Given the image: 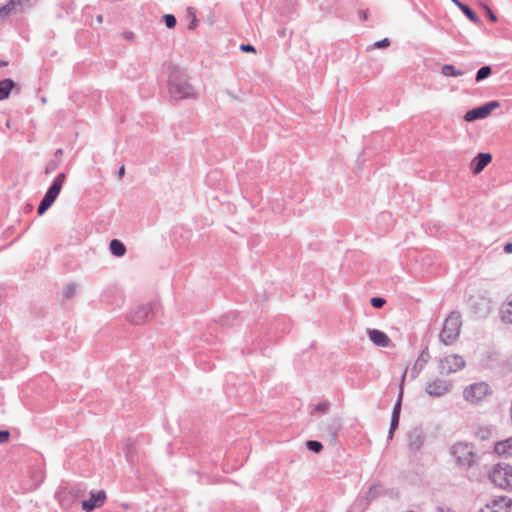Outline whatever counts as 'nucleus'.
<instances>
[{
  "instance_id": "f257e3e1",
  "label": "nucleus",
  "mask_w": 512,
  "mask_h": 512,
  "mask_svg": "<svg viewBox=\"0 0 512 512\" xmlns=\"http://www.w3.org/2000/svg\"><path fill=\"white\" fill-rule=\"evenodd\" d=\"M169 92L176 100L196 98L194 87L188 82L187 76L180 71H173L169 78Z\"/></svg>"
},
{
  "instance_id": "f03ea898",
  "label": "nucleus",
  "mask_w": 512,
  "mask_h": 512,
  "mask_svg": "<svg viewBox=\"0 0 512 512\" xmlns=\"http://www.w3.org/2000/svg\"><path fill=\"white\" fill-rule=\"evenodd\" d=\"M450 453L455 459V464L460 469H469L478 462V455L473 446L466 442H457L450 448Z\"/></svg>"
},
{
  "instance_id": "7ed1b4c3",
  "label": "nucleus",
  "mask_w": 512,
  "mask_h": 512,
  "mask_svg": "<svg viewBox=\"0 0 512 512\" xmlns=\"http://www.w3.org/2000/svg\"><path fill=\"white\" fill-rule=\"evenodd\" d=\"M461 326L462 319L460 312H451L444 320L442 330L439 334L440 341L445 345L452 344L459 337Z\"/></svg>"
},
{
  "instance_id": "20e7f679",
  "label": "nucleus",
  "mask_w": 512,
  "mask_h": 512,
  "mask_svg": "<svg viewBox=\"0 0 512 512\" xmlns=\"http://www.w3.org/2000/svg\"><path fill=\"white\" fill-rule=\"evenodd\" d=\"M159 309L156 301L137 305L127 315V320L134 325H141L153 319Z\"/></svg>"
},
{
  "instance_id": "39448f33",
  "label": "nucleus",
  "mask_w": 512,
  "mask_h": 512,
  "mask_svg": "<svg viewBox=\"0 0 512 512\" xmlns=\"http://www.w3.org/2000/svg\"><path fill=\"white\" fill-rule=\"evenodd\" d=\"M65 179V173H59L54 178L37 208V212L39 215H43L55 202L59 193L61 192Z\"/></svg>"
},
{
  "instance_id": "423d86ee",
  "label": "nucleus",
  "mask_w": 512,
  "mask_h": 512,
  "mask_svg": "<svg viewBox=\"0 0 512 512\" xmlns=\"http://www.w3.org/2000/svg\"><path fill=\"white\" fill-rule=\"evenodd\" d=\"M490 480L500 488L512 489V466L506 463H498L489 473Z\"/></svg>"
},
{
  "instance_id": "0eeeda50",
  "label": "nucleus",
  "mask_w": 512,
  "mask_h": 512,
  "mask_svg": "<svg viewBox=\"0 0 512 512\" xmlns=\"http://www.w3.org/2000/svg\"><path fill=\"white\" fill-rule=\"evenodd\" d=\"M491 393V388L487 383L477 382L466 387L463 391V396L468 402L479 403Z\"/></svg>"
},
{
  "instance_id": "6e6552de",
  "label": "nucleus",
  "mask_w": 512,
  "mask_h": 512,
  "mask_svg": "<svg viewBox=\"0 0 512 512\" xmlns=\"http://www.w3.org/2000/svg\"><path fill=\"white\" fill-rule=\"evenodd\" d=\"M500 107V103L496 100L487 102L481 106L475 107L471 110H468L464 116L463 119L466 122H474L476 120L485 119L488 117L491 112Z\"/></svg>"
},
{
  "instance_id": "1a4fd4ad",
  "label": "nucleus",
  "mask_w": 512,
  "mask_h": 512,
  "mask_svg": "<svg viewBox=\"0 0 512 512\" xmlns=\"http://www.w3.org/2000/svg\"><path fill=\"white\" fill-rule=\"evenodd\" d=\"M465 366V360L460 355L446 356L440 362V374L449 375L461 370Z\"/></svg>"
},
{
  "instance_id": "9d476101",
  "label": "nucleus",
  "mask_w": 512,
  "mask_h": 512,
  "mask_svg": "<svg viewBox=\"0 0 512 512\" xmlns=\"http://www.w3.org/2000/svg\"><path fill=\"white\" fill-rule=\"evenodd\" d=\"M406 438L410 452L416 454L421 450L424 444L425 434L421 427L416 426L407 432Z\"/></svg>"
},
{
  "instance_id": "9b49d317",
  "label": "nucleus",
  "mask_w": 512,
  "mask_h": 512,
  "mask_svg": "<svg viewBox=\"0 0 512 512\" xmlns=\"http://www.w3.org/2000/svg\"><path fill=\"white\" fill-rule=\"evenodd\" d=\"M452 384L448 380L434 379L427 383L425 391L429 396L441 397L450 391Z\"/></svg>"
},
{
  "instance_id": "f8f14e48",
  "label": "nucleus",
  "mask_w": 512,
  "mask_h": 512,
  "mask_svg": "<svg viewBox=\"0 0 512 512\" xmlns=\"http://www.w3.org/2000/svg\"><path fill=\"white\" fill-rule=\"evenodd\" d=\"M106 500V493L104 490L97 492H91L89 499L82 501V509L85 512H92L96 508H100L104 505Z\"/></svg>"
},
{
  "instance_id": "ddd939ff",
  "label": "nucleus",
  "mask_w": 512,
  "mask_h": 512,
  "mask_svg": "<svg viewBox=\"0 0 512 512\" xmlns=\"http://www.w3.org/2000/svg\"><path fill=\"white\" fill-rule=\"evenodd\" d=\"M367 334L375 346L386 348L391 344L388 335L381 330L368 328Z\"/></svg>"
},
{
  "instance_id": "4468645a",
  "label": "nucleus",
  "mask_w": 512,
  "mask_h": 512,
  "mask_svg": "<svg viewBox=\"0 0 512 512\" xmlns=\"http://www.w3.org/2000/svg\"><path fill=\"white\" fill-rule=\"evenodd\" d=\"M492 161L490 153L479 152L471 162V170L474 174H479Z\"/></svg>"
},
{
  "instance_id": "2eb2a0df",
  "label": "nucleus",
  "mask_w": 512,
  "mask_h": 512,
  "mask_svg": "<svg viewBox=\"0 0 512 512\" xmlns=\"http://www.w3.org/2000/svg\"><path fill=\"white\" fill-rule=\"evenodd\" d=\"M494 451L499 456L511 457L512 456V437L495 443Z\"/></svg>"
},
{
  "instance_id": "dca6fc26",
  "label": "nucleus",
  "mask_w": 512,
  "mask_h": 512,
  "mask_svg": "<svg viewBox=\"0 0 512 512\" xmlns=\"http://www.w3.org/2000/svg\"><path fill=\"white\" fill-rule=\"evenodd\" d=\"M382 494V491L380 489V485H372L366 494L365 499H358L357 502L363 505V509H366L369 504L377 499Z\"/></svg>"
},
{
  "instance_id": "f3484780",
  "label": "nucleus",
  "mask_w": 512,
  "mask_h": 512,
  "mask_svg": "<svg viewBox=\"0 0 512 512\" xmlns=\"http://www.w3.org/2000/svg\"><path fill=\"white\" fill-rule=\"evenodd\" d=\"M15 86L12 79H3L0 81V100L7 99Z\"/></svg>"
},
{
  "instance_id": "a211bd4d",
  "label": "nucleus",
  "mask_w": 512,
  "mask_h": 512,
  "mask_svg": "<svg viewBox=\"0 0 512 512\" xmlns=\"http://www.w3.org/2000/svg\"><path fill=\"white\" fill-rule=\"evenodd\" d=\"M110 252L116 257H122L126 253L125 245L118 239H113L109 244Z\"/></svg>"
},
{
  "instance_id": "6ab92c4d",
  "label": "nucleus",
  "mask_w": 512,
  "mask_h": 512,
  "mask_svg": "<svg viewBox=\"0 0 512 512\" xmlns=\"http://www.w3.org/2000/svg\"><path fill=\"white\" fill-rule=\"evenodd\" d=\"M501 319L503 322L512 324V295L501 308Z\"/></svg>"
},
{
  "instance_id": "aec40b11",
  "label": "nucleus",
  "mask_w": 512,
  "mask_h": 512,
  "mask_svg": "<svg viewBox=\"0 0 512 512\" xmlns=\"http://www.w3.org/2000/svg\"><path fill=\"white\" fill-rule=\"evenodd\" d=\"M459 9L474 24L481 23L479 16L467 4H465V3H463L462 5L459 4Z\"/></svg>"
},
{
  "instance_id": "412c9836",
  "label": "nucleus",
  "mask_w": 512,
  "mask_h": 512,
  "mask_svg": "<svg viewBox=\"0 0 512 512\" xmlns=\"http://www.w3.org/2000/svg\"><path fill=\"white\" fill-rule=\"evenodd\" d=\"M441 72L446 77H458L462 76L464 72L460 69H457L454 65L445 64L441 68Z\"/></svg>"
},
{
  "instance_id": "4be33fe9",
  "label": "nucleus",
  "mask_w": 512,
  "mask_h": 512,
  "mask_svg": "<svg viewBox=\"0 0 512 512\" xmlns=\"http://www.w3.org/2000/svg\"><path fill=\"white\" fill-rule=\"evenodd\" d=\"M492 74V68L489 65L482 66L476 73L475 81L481 82Z\"/></svg>"
},
{
  "instance_id": "5701e85b",
  "label": "nucleus",
  "mask_w": 512,
  "mask_h": 512,
  "mask_svg": "<svg viewBox=\"0 0 512 512\" xmlns=\"http://www.w3.org/2000/svg\"><path fill=\"white\" fill-rule=\"evenodd\" d=\"M402 396H403V388L401 387L399 395H398V399L393 407V411H392V415H391L393 417L400 418L401 408H402Z\"/></svg>"
},
{
  "instance_id": "b1692460",
  "label": "nucleus",
  "mask_w": 512,
  "mask_h": 512,
  "mask_svg": "<svg viewBox=\"0 0 512 512\" xmlns=\"http://www.w3.org/2000/svg\"><path fill=\"white\" fill-rule=\"evenodd\" d=\"M494 502V505L498 506L500 509H503L504 512H511L512 501L510 499L501 498L499 500H495Z\"/></svg>"
},
{
  "instance_id": "393cba45",
  "label": "nucleus",
  "mask_w": 512,
  "mask_h": 512,
  "mask_svg": "<svg viewBox=\"0 0 512 512\" xmlns=\"http://www.w3.org/2000/svg\"><path fill=\"white\" fill-rule=\"evenodd\" d=\"M306 447L313 453H320L323 450L322 443L317 440H308L306 442Z\"/></svg>"
},
{
  "instance_id": "a878e982",
  "label": "nucleus",
  "mask_w": 512,
  "mask_h": 512,
  "mask_svg": "<svg viewBox=\"0 0 512 512\" xmlns=\"http://www.w3.org/2000/svg\"><path fill=\"white\" fill-rule=\"evenodd\" d=\"M60 163H61L60 158L51 159L45 167V174H51V173L55 172L59 168Z\"/></svg>"
},
{
  "instance_id": "bb28decb",
  "label": "nucleus",
  "mask_w": 512,
  "mask_h": 512,
  "mask_svg": "<svg viewBox=\"0 0 512 512\" xmlns=\"http://www.w3.org/2000/svg\"><path fill=\"white\" fill-rule=\"evenodd\" d=\"M76 289H77L76 284H74V283L67 284L63 290V297L65 299H70V298L74 297V295L76 294Z\"/></svg>"
},
{
  "instance_id": "cd10ccee",
  "label": "nucleus",
  "mask_w": 512,
  "mask_h": 512,
  "mask_svg": "<svg viewBox=\"0 0 512 512\" xmlns=\"http://www.w3.org/2000/svg\"><path fill=\"white\" fill-rule=\"evenodd\" d=\"M400 418L391 416L390 428L388 431V440H391L394 436L395 431L399 427Z\"/></svg>"
},
{
  "instance_id": "c85d7f7f",
  "label": "nucleus",
  "mask_w": 512,
  "mask_h": 512,
  "mask_svg": "<svg viewBox=\"0 0 512 512\" xmlns=\"http://www.w3.org/2000/svg\"><path fill=\"white\" fill-rule=\"evenodd\" d=\"M14 3L10 0L6 5L0 8V17L9 15L12 11H16Z\"/></svg>"
},
{
  "instance_id": "c756f323",
  "label": "nucleus",
  "mask_w": 512,
  "mask_h": 512,
  "mask_svg": "<svg viewBox=\"0 0 512 512\" xmlns=\"http://www.w3.org/2000/svg\"><path fill=\"white\" fill-rule=\"evenodd\" d=\"M163 21L167 28L172 29L176 26L177 20L173 14H165L163 16Z\"/></svg>"
},
{
  "instance_id": "7c9ffc66",
  "label": "nucleus",
  "mask_w": 512,
  "mask_h": 512,
  "mask_svg": "<svg viewBox=\"0 0 512 512\" xmlns=\"http://www.w3.org/2000/svg\"><path fill=\"white\" fill-rule=\"evenodd\" d=\"M70 494L74 497H83L85 495V489L80 485H75L70 488Z\"/></svg>"
},
{
  "instance_id": "2f4dec72",
  "label": "nucleus",
  "mask_w": 512,
  "mask_h": 512,
  "mask_svg": "<svg viewBox=\"0 0 512 512\" xmlns=\"http://www.w3.org/2000/svg\"><path fill=\"white\" fill-rule=\"evenodd\" d=\"M370 303L374 308L380 309L386 304V300L382 297H372Z\"/></svg>"
},
{
  "instance_id": "473e14b6",
  "label": "nucleus",
  "mask_w": 512,
  "mask_h": 512,
  "mask_svg": "<svg viewBox=\"0 0 512 512\" xmlns=\"http://www.w3.org/2000/svg\"><path fill=\"white\" fill-rule=\"evenodd\" d=\"M237 316H238V315H237V313H236V312H231V313H229V314H226V315H224V316H222V317L220 318V324H221L222 326H229V325H230V322H229L230 318H231V319H235Z\"/></svg>"
},
{
  "instance_id": "72a5a7b5",
  "label": "nucleus",
  "mask_w": 512,
  "mask_h": 512,
  "mask_svg": "<svg viewBox=\"0 0 512 512\" xmlns=\"http://www.w3.org/2000/svg\"><path fill=\"white\" fill-rule=\"evenodd\" d=\"M428 357H429L428 352L423 351V352L421 353L420 357H419V358H418V360L416 361V363H418V364H419L420 369H422V368H423V366L427 363V361H428Z\"/></svg>"
},
{
  "instance_id": "f704fd0d",
  "label": "nucleus",
  "mask_w": 512,
  "mask_h": 512,
  "mask_svg": "<svg viewBox=\"0 0 512 512\" xmlns=\"http://www.w3.org/2000/svg\"><path fill=\"white\" fill-rule=\"evenodd\" d=\"M17 10H22L24 7H27L31 0H11Z\"/></svg>"
},
{
  "instance_id": "c9c22d12",
  "label": "nucleus",
  "mask_w": 512,
  "mask_h": 512,
  "mask_svg": "<svg viewBox=\"0 0 512 512\" xmlns=\"http://www.w3.org/2000/svg\"><path fill=\"white\" fill-rule=\"evenodd\" d=\"M390 45V40L388 38H384L380 41L374 43V47L378 49L386 48Z\"/></svg>"
},
{
  "instance_id": "e433bc0d",
  "label": "nucleus",
  "mask_w": 512,
  "mask_h": 512,
  "mask_svg": "<svg viewBox=\"0 0 512 512\" xmlns=\"http://www.w3.org/2000/svg\"><path fill=\"white\" fill-rule=\"evenodd\" d=\"M240 50L242 52H253V53L256 52L255 47L253 45H251V44H241L240 45Z\"/></svg>"
},
{
  "instance_id": "4c0bfd02",
  "label": "nucleus",
  "mask_w": 512,
  "mask_h": 512,
  "mask_svg": "<svg viewBox=\"0 0 512 512\" xmlns=\"http://www.w3.org/2000/svg\"><path fill=\"white\" fill-rule=\"evenodd\" d=\"M485 9H486V12H487V17L490 21L492 22H496L497 21V16L496 14L490 9V7L488 6H485Z\"/></svg>"
},
{
  "instance_id": "58836bf2",
  "label": "nucleus",
  "mask_w": 512,
  "mask_h": 512,
  "mask_svg": "<svg viewBox=\"0 0 512 512\" xmlns=\"http://www.w3.org/2000/svg\"><path fill=\"white\" fill-rule=\"evenodd\" d=\"M10 437V432L8 430H1L0 431V443H4L8 441Z\"/></svg>"
},
{
  "instance_id": "ea45409f",
  "label": "nucleus",
  "mask_w": 512,
  "mask_h": 512,
  "mask_svg": "<svg viewBox=\"0 0 512 512\" xmlns=\"http://www.w3.org/2000/svg\"><path fill=\"white\" fill-rule=\"evenodd\" d=\"M329 405L325 402H321L317 404L316 410L320 412H325L328 409Z\"/></svg>"
},
{
  "instance_id": "a19ab883",
  "label": "nucleus",
  "mask_w": 512,
  "mask_h": 512,
  "mask_svg": "<svg viewBox=\"0 0 512 512\" xmlns=\"http://www.w3.org/2000/svg\"><path fill=\"white\" fill-rule=\"evenodd\" d=\"M418 365H419L418 363H415V365L411 369V377L412 378H415L418 375L419 371L421 370L420 368L418 369Z\"/></svg>"
},
{
  "instance_id": "79ce46f5",
  "label": "nucleus",
  "mask_w": 512,
  "mask_h": 512,
  "mask_svg": "<svg viewBox=\"0 0 512 512\" xmlns=\"http://www.w3.org/2000/svg\"><path fill=\"white\" fill-rule=\"evenodd\" d=\"M504 252L507 254L512 253V242H508L504 245Z\"/></svg>"
},
{
  "instance_id": "37998d69",
  "label": "nucleus",
  "mask_w": 512,
  "mask_h": 512,
  "mask_svg": "<svg viewBox=\"0 0 512 512\" xmlns=\"http://www.w3.org/2000/svg\"><path fill=\"white\" fill-rule=\"evenodd\" d=\"M359 17L361 20L367 19V10H359Z\"/></svg>"
},
{
  "instance_id": "c03bdc74",
  "label": "nucleus",
  "mask_w": 512,
  "mask_h": 512,
  "mask_svg": "<svg viewBox=\"0 0 512 512\" xmlns=\"http://www.w3.org/2000/svg\"><path fill=\"white\" fill-rule=\"evenodd\" d=\"M62 155H63V150H62L61 148H59V149H57V150L55 151L54 159H57V158H60V159H61Z\"/></svg>"
},
{
  "instance_id": "a18cd8bd",
  "label": "nucleus",
  "mask_w": 512,
  "mask_h": 512,
  "mask_svg": "<svg viewBox=\"0 0 512 512\" xmlns=\"http://www.w3.org/2000/svg\"><path fill=\"white\" fill-rule=\"evenodd\" d=\"M197 26V20L196 18L194 17L193 20L190 22V24L188 25V29H195Z\"/></svg>"
},
{
  "instance_id": "49530a36",
  "label": "nucleus",
  "mask_w": 512,
  "mask_h": 512,
  "mask_svg": "<svg viewBox=\"0 0 512 512\" xmlns=\"http://www.w3.org/2000/svg\"><path fill=\"white\" fill-rule=\"evenodd\" d=\"M118 177L119 178H122L124 175H125V167L124 166H121L119 169H118Z\"/></svg>"
},
{
  "instance_id": "de8ad7c7",
  "label": "nucleus",
  "mask_w": 512,
  "mask_h": 512,
  "mask_svg": "<svg viewBox=\"0 0 512 512\" xmlns=\"http://www.w3.org/2000/svg\"><path fill=\"white\" fill-rule=\"evenodd\" d=\"M389 217H390V214H389V213H385V212H383V213H381V214L379 215V219H380V220H386V219H387V218H389Z\"/></svg>"
},
{
  "instance_id": "09e8293b",
  "label": "nucleus",
  "mask_w": 512,
  "mask_h": 512,
  "mask_svg": "<svg viewBox=\"0 0 512 512\" xmlns=\"http://www.w3.org/2000/svg\"><path fill=\"white\" fill-rule=\"evenodd\" d=\"M487 434H489V432H488V431H486V432L481 431V432L479 433V437H480L482 440H484V439H486V438H487Z\"/></svg>"
},
{
  "instance_id": "8fccbe9b",
  "label": "nucleus",
  "mask_w": 512,
  "mask_h": 512,
  "mask_svg": "<svg viewBox=\"0 0 512 512\" xmlns=\"http://www.w3.org/2000/svg\"><path fill=\"white\" fill-rule=\"evenodd\" d=\"M458 8H459V4L462 5L463 2H461L460 0H451Z\"/></svg>"
},
{
  "instance_id": "3c124183",
  "label": "nucleus",
  "mask_w": 512,
  "mask_h": 512,
  "mask_svg": "<svg viewBox=\"0 0 512 512\" xmlns=\"http://www.w3.org/2000/svg\"><path fill=\"white\" fill-rule=\"evenodd\" d=\"M97 21H98L99 23H101V22L103 21V17H102L101 15H99V16L97 17Z\"/></svg>"
},
{
  "instance_id": "603ef678",
  "label": "nucleus",
  "mask_w": 512,
  "mask_h": 512,
  "mask_svg": "<svg viewBox=\"0 0 512 512\" xmlns=\"http://www.w3.org/2000/svg\"><path fill=\"white\" fill-rule=\"evenodd\" d=\"M132 35H133V34L130 32V33H128V34L126 35V37H127V38H131V37H132Z\"/></svg>"
},
{
  "instance_id": "864d4df0",
  "label": "nucleus",
  "mask_w": 512,
  "mask_h": 512,
  "mask_svg": "<svg viewBox=\"0 0 512 512\" xmlns=\"http://www.w3.org/2000/svg\"><path fill=\"white\" fill-rule=\"evenodd\" d=\"M406 374H407V371H404V373L402 375V380L405 378Z\"/></svg>"
},
{
  "instance_id": "5fc2aeb1",
  "label": "nucleus",
  "mask_w": 512,
  "mask_h": 512,
  "mask_svg": "<svg viewBox=\"0 0 512 512\" xmlns=\"http://www.w3.org/2000/svg\"><path fill=\"white\" fill-rule=\"evenodd\" d=\"M332 435L335 437V435H336V428H334V430L332 432Z\"/></svg>"
}]
</instances>
